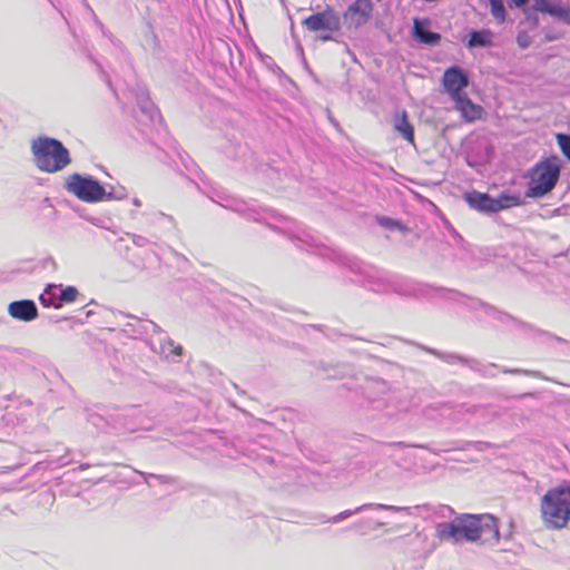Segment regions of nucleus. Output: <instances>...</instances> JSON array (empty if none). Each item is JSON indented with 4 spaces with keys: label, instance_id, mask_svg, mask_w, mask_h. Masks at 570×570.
Here are the masks:
<instances>
[{
    "label": "nucleus",
    "instance_id": "obj_1",
    "mask_svg": "<svg viewBox=\"0 0 570 570\" xmlns=\"http://www.w3.org/2000/svg\"><path fill=\"white\" fill-rule=\"evenodd\" d=\"M436 533L441 540L462 541L493 547L500 541L498 519L490 513H461L451 521L440 522Z\"/></svg>",
    "mask_w": 570,
    "mask_h": 570
},
{
    "label": "nucleus",
    "instance_id": "obj_2",
    "mask_svg": "<svg viewBox=\"0 0 570 570\" xmlns=\"http://www.w3.org/2000/svg\"><path fill=\"white\" fill-rule=\"evenodd\" d=\"M562 168L563 161L558 155L542 157L524 174V197L541 199L550 195L559 183Z\"/></svg>",
    "mask_w": 570,
    "mask_h": 570
},
{
    "label": "nucleus",
    "instance_id": "obj_3",
    "mask_svg": "<svg viewBox=\"0 0 570 570\" xmlns=\"http://www.w3.org/2000/svg\"><path fill=\"white\" fill-rule=\"evenodd\" d=\"M35 166L43 173L55 174L63 170L72 161L69 149L61 140L41 135L31 141Z\"/></svg>",
    "mask_w": 570,
    "mask_h": 570
},
{
    "label": "nucleus",
    "instance_id": "obj_4",
    "mask_svg": "<svg viewBox=\"0 0 570 570\" xmlns=\"http://www.w3.org/2000/svg\"><path fill=\"white\" fill-rule=\"evenodd\" d=\"M541 514L549 530H560L570 522V483L564 482L543 494Z\"/></svg>",
    "mask_w": 570,
    "mask_h": 570
},
{
    "label": "nucleus",
    "instance_id": "obj_5",
    "mask_svg": "<svg viewBox=\"0 0 570 570\" xmlns=\"http://www.w3.org/2000/svg\"><path fill=\"white\" fill-rule=\"evenodd\" d=\"M292 239L299 249L333 261L342 266L347 267L354 274L366 275L367 273L365 264L356 257L348 256L341 250L317 244L315 239L308 234H304L303 236H297Z\"/></svg>",
    "mask_w": 570,
    "mask_h": 570
},
{
    "label": "nucleus",
    "instance_id": "obj_6",
    "mask_svg": "<svg viewBox=\"0 0 570 570\" xmlns=\"http://www.w3.org/2000/svg\"><path fill=\"white\" fill-rule=\"evenodd\" d=\"M521 12L523 18L519 21V27L527 23L528 30L539 28V13L549 16L570 27V6L562 0H534L530 8Z\"/></svg>",
    "mask_w": 570,
    "mask_h": 570
},
{
    "label": "nucleus",
    "instance_id": "obj_7",
    "mask_svg": "<svg viewBox=\"0 0 570 570\" xmlns=\"http://www.w3.org/2000/svg\"><path fill=\"white\" fill-rule=\"evenodd\" d=\"M63 188L79 200L96 204L106 202L105 184L89 174L73 173L69 175Z\"/></svg>",
    "mask_w": 570,
    "mask_h": 570
},
{
    "label": "nucleus",
    "instance_id": "obj_8",
    "mask_svg": "<svg viewBox=\"0 0 570 570\" xmlns=\"http://www.w3.org/2000/svg\"><path fill=\"white\" fill-rule=\"evenodd\" d=\"M379 483L389 490H401L411 481V471L396 462H390L375 472Z\"/></svg>",
    "mask_w": 570,
    "mask_h": 570
},
{
    "label": "nucleus",
    "instance_id": "obj_9",
    "mask_svg": "<svg viewBox=\"0 0 570 570\" xmlns=\"http://www.w3.org/2000/svg\"><path fill=\"white\" fill-rule=\"evenodd\" d=\"M302 24L312 32L342 31V22L338 12L327 6L324 10L306 17Z\"/></svg>",
    "mask_w": 570,
    "mask_h": 570
},
{
    "label": "nucleus",
    "instance_id": "obj_10",
    "mask_svg": "<svg viewBox=\"0 0 570 570\" xmlns=\"http://www.w3.org/2000/svg\"><path fill=\"white\" fill-rule=\"evenodd\" d=\"M470 370L485 379H493L498 375L499 372H502L504 374L524 375V376L535 377V379H540V380H544V381L549 380L540 371L501 367L494 363L483 364L481 361H479L476 358H474L473 364Z\"/></svg>",
    "mask_w": 570,
    "mask_h": 570
},
{
    "label": "nucleus",
    "instance_id": "obj_11",
    "mask_svg": "<svg viewBox=\"0 0 570 570\" xmlns=\"http://www.w3.org/2000/svg\"><path fill=\"white\" fill-rule=\"evenodd\" d=\"M367 510H385V511H392V512L405 511L409 513V508H405V507H397V505H390V504H382V503H365L360 507H356L355 509L344 510L333 517L327 518L325 515H317L315 519L320 523H326V522L340 523V522L348 519L350 517H353L357 513H361V512L367 511Z\"/></svg>",
    "mask_w": 570,
    "mask_h": 570
},
{
    "label": "nucleus",
    "instance_id": "obj_12",
    "mask_svg": "<svg viewBox=\"0 0 570 570\" xmlns=\"http://www.w3.org/2000/svg\"><path fill=\"white\" fill-rule=\"evenodd\" d=\"M493 155V146L489 141L480 139L466 148L465 163L471 168H479L489 164Z\"/></svg>",
    "mask_w": 570,
    "mask_h": 570
},
{
    "label": "nucleus",
    "instance_id": "obj_13",
    "mask_svg": "<svg viewBox=\"0 0 570 570\" xmlns=\"http://www.w3.org/2000/svg\"><path fill=\"white\" fill-rule=\"evenodd\" d=\"M411 35L415 41L429 47L439 46L442 40V35L430 28L428 18H414Z\"/></svg>",
    "mask_w": 570,
    "mask_h": 570
},
{
    "label": "nucleus",
    "instance_id": "obj_14",
    "mask_svg": "<svg viewBox=\"0 0 570 570\" xmlns=\"http://www.w3.org/2000/svg\"><path fill=\"white\" fill-rule=\"evenodd\" d=\"M8 314L13 320L29 323L35 321L39 316V311L35 301L29 298H22L9 303Z\"/></svg>",
    "mask_w": 570,
    "mask_h": 570
},
{
    "label": "nucleus",
    "instance_id": "obj_15",
    "mask_svg": "<svg viewBox=\"0 0 570 570\" xmlns=\"http://www.w3.org/2000/svg\"><path fill=\"white\" fill-rule=\"evenodd\" d=\"M374 3L372 0H354L344 12V17H351L352 23L358 28L366 24L373 14Z\"/></svg>",
    "mask_w": 570,
    "mask_h": 570
},
{
    "label": "nucleus",
    "instance_id": "obj_16",
    "mask_svg": "<svg viewBox=\"0 0 570 570\" xmlns=\"http://www.w3.org/2000/svg\"><path fill=\"white\" fill-rule=\"evenodd\" d=\"M442 85L446 94L459 92L469 86V76L463 68L454 65L445 69Z\"/></svg>",
    "mask_w": 570,
    "mask_h": 570
},
{
    "label": "nucleus",
    "instance_id": "obj_17",
    "mask_svg": "<svg viewBox=\"0 0 570 570\" xmlns=\"http://www.w3.org/2000/svg\"><path fill=\"white\" fill-rule=\"evenodd\" d=\"M463 199L470 206V208L481 214H495L494 196L490 195L489 193H482L472 189L463 194Z\"/></svg>",
    "mask_w": 570,
    "mask_h": 570
},
{
    "label": "nucleus",
    "instance_id": "obj_18",
    "mask_svg": "<svg viewBox=\"0 0 570 570\" xmlns=\"http://www.w3.org/2000/svg\"><path fill=\"white\" fill-rule=\"evenodd\" d=\"M411 345L435 356L436 358L441 360L442 362L453 365V364H461L468 368H471L474 358L469 357L465 355H461L459 353L454 352H442L433 347L425 346L423 344L416 343V342H410Z\"/></svg>",
    "mask_w": 570,
    "mask_h": 570
},
{
    "label": "nucleus",
    "instance_id": "obj_19",
    "mask_svg": "<svg viewBox=\"0 0 570 570\" xmlns=\"http://www.w3.org/2000/svg\"><path fill=\"white\" fill-rule=\"evenodd\" d=\"M464 46L472 50L476 48H490L493 46V32L489 28L470 29Z\"/></svg>",
    "mask_w": 570,
    "mask_h": 570
},
{
    "label": "nucleus",
    "instance_id": "obj_20",
    "mask_svg": "<svg viewBox=\"0 0 570 570\" xmlns=\"http://www.w3.org/2000/svg\"><path fill=\"white\" fill-rule=\"evenodd\" d=\"M524 196L520 193H513L510 189H503L498 196H494L495 214L513 207H520L525 204Z\"/></svg>",
    "mask_w": 570,
    "mask_h": 570
},
{
    "label": "nucleus",
    "instance_id": "obj_21",
    "mask_svg": "<svg viewBox=\"0 0 570 570\" xmlns=\"http://www.w3.org/2000/svg\"><path fill=\"white\" fill-rule=\"evenodd\" d=\"M483 313L490 318V320H493V321H497L501 324H507V323H512L514 324L517 327L519 328H522V330H531L532 326L514 316H512L511 314L504 312V311H501L499 309L498 307L489 304V305H483Z\"/></svg>",
    "mask_w": 570,
    "mask_h": 570
},
{
    "label": "nucleus",
    "instance_id": "obj_22",
    "mask_svg": "<svg viewBox=\"0 0 570 570\" xmlns=\"http://www.w3.org/2000/svg\"><path fill=\"white\" fill-rule=\"evenodd\" d=\"M317 370L321 371L328 380H338L345 376H352L354 367L347 363H324L321 362L317 365Z\"/></svg>",
    "mask_w": 570,
    "mask_h": 570
},
{
    "label": "nucleus",
    "instance_id": "obj_23",
    "mask_svg": "<svg viewBox=\"0 0 570 570\" xmlns=\"http://www.w3.org/2000/svg\"><path fill=\"white\" fill-rule=\"evenodd\" d=\"M393 127L395 131H397L399 135L406 141L411 144L414 142V127L409 120L406 110H402L401 112L395 114Z\"/></svg>",
    "mask_w": 570,
    "mask_h": 570
},
{
    "label": "nucleus",
    "instance_id": "obj_24",
    "mask_svg": "<svg viewBox=\"0 0 570 570\" xmlns=\"http://www.w3.org/2000/svg\"><path fill=\"white\" fill-rule=\"evenodd\" d=\"M88 422H90L92 425H95L97 429L108 432V426L112 428L114 430H119L125 424L121 422V416L119 414L110 415L108 419H106L104 415L98 413L89 414Z\"/></svg>",
    "mask_w": 570,
    "mask_h": 570
},
{
    "label": "nucleus",
    "instance_id": "obj_25",
    "mask_svg": "<svg viewBox=\"0 0 570 570\" xmlns=\"http://www.w3.org/2000/svg\"><path fill=\"white\" fill-rule=\"evenodd\" d=\"M236 213L243 215L247 219H252L254 222L263 223L265 222L267 215L272 213V210H266L263 208H257L255 206H249L246 203H238L233 208Z\"/></svg>",
    "mask_w": 570,
    "mask_h": 570
},
{
    "label": "nucleus",
    "instance_id": "obj_26",
    "mask_svg": "<svg viewBox=\"0 0 570 570\" xmlns=\"http://www.w3.org/2000/svg\"><path fill=\"white\" fill-rule=\"evenodd\" d=\"M137 106L140 112L146 116L150 121L155 118H159L160 114L155 104L149 98L146 91H141L137 95Z\"/></svg>",
    "mask_w": 570,
    "mask_h": 570
},
{
    "label": "nucleus",
    "instance_id": "obj_27",
    "mask_svg": "<svg viewBox=\"0 0 570 570\" xmlns=\"http://www.w3.org/2000/svg\"><path fill=\"white\" fill-rule=\"evenodd\" d=\"M39 302L43 307L60 308L59 291L57 284H48L39 295Z\"/></svg>",
    "mask_w": 570,
    "mask_h": 570
},
{
    "label": "nucleus",
    "instance_id": "obj_28",
    "mask_svg": "<svg viewBox=\"0 0 570 570\" xmlns=\"http://www.w3.org/2000/svg\"><path fill=\"white\" fill-rule=\"evenodd\" d=\"M160 345V354H163L166 358L171 357L173 361H176V357L181 356L183 346L176 344L168 335L165 337H159Z\"/></svg>",
    "mask_w": 570,
    "mask_h": 570
},
{
    "label": "nucleus",
    "instance_id": "obj_29",
    "mask_svg": "<svg viewBox=\"0 0 570 570\" xmlns=\"http://www.w3.org/2000/svg\"><path fill=\"white\" fill-rule=\"evenodd\" d=\"M490 13L498 24L505 23L508 19V11L504 0H488Z\"/></svg>",
    "mask_w": 570,
    "mask_h": 570
},
{
    "label": "nucleus",
    "instance_id": "obj_30",
    "mask_svg": "<svg viewBox=\"0 0 570 570\" xmlns=\"http://www.w3.org/2000/svg\"><path fill=\"white\" fill-rule=\"evenodd\" d=\"M254 46V50H255V53L257 56V58L259 59V61L269 70L272 71L274 75H278V76H283L285 78H287V76L284 73L283 69L276 65V62L274 61V59L264 53L258 47L257 45H253Z\"/></svg>",
    "mask_w": 570,
    "mask_h": 570
},
{
    "label": "nucleus",
    "instance_id": "obj_31",
    "mask_svg": "<svg viewBox=\"0 0 570 570\" xmlns=\"http://www.w3.org/2000/svg\"><path fill=\"white\" fill-rule=\"evenodd\" d=\"M58 286V291H59V304H60V308L65 305V304H70V303H73L77 297L79 296V291L77 289V287L72 286V285H62V284H57Z\"/></svg>",
    "mask_w": 570,
    "mask_h": 570
},
{
    "label": "nucleus",
    "instance_id": "obj_32",
    "mask_svg": "<svg viewBox=\"0 0 570 570\" xmlns=\"http://www.w3.org/2000/svg\"><path fill=\"white\" fill-rule=\"evenodd\" d=\"M228 145L225 147V153L229 158L242 159L245 157L248 148L242 145L237 139H227Z\"/></svg>",
    "mask_w": 570,
    "mask_h": 570
},
{
    "label": "nucleus",
    "instance_id": "obj_33",
    "mask_svg": "<svg viewBox=\"0 0 570 570\" xmlns=\"http://www.w3.org/2000/svg\"><path fill=\"white\" fill-rule=\"evenodd\" d=\"M462 118L466 122H473L475 120L481 119L483 114V108L480 105L474 104L471 100V104H468L462 110H460Z\"/></svg>",
    "mask_w": 570,
    "mask_h": 570
},
{
    "label": "nucleus",
    "instance_id": "obj_34",
    "mask_svg": "<svg viewBox=\"0 0 570 570\" xmlns=\"http://www.w3.org/2000/svg\"><path fill=\"white\" fill-rule=\"evenodd\" d=\"M436 294L445 301L454 302V303H458L461 305H462V302H464L465 297H466L465 294H463L456 289L448 288V287H443V286H440L436 288Z\"/></svg>",
    "mask_w": 570,
    "mask_h": 570
},
{
    "label": "nucleus",
    "instance_id": "obj_35",
    "mask_svg": "<svg viewBox=\"0 0 570 570\" xmlns=\"http://www.w3.org/2000/svg\"><path fill=\"white\" fill-rule=\"evenodd\" d=\"M368 407L377 413L370 414V419H376V417H390L392 415V412L385 411L386 401L385 399H373L368 400Z\"/></svg>",
    "mask_w": 570,
    "mask_h": 570
},
{
    "label": "nucleus",
    "instance_id": "obj_36",
    "mask_svg": "<svg viewBox=\"0 0 570 570\" xmlns=\"http://www.w3.org/2000/svg\"><path fill=\"white\" fill-rule=\"evenodd\" d=\"M105 193H106V202L107 200H122L128 197L127 189L121 185H112V184H106L105 185Z\"/></svg>",
    "mask_w": 570,
    "mask_h": 570
},
{
    "label": "nucleus",
    "instance_id": "obj_37",
    "mask_svg": "<svg viewBox=\"0 0 570 570\" xmlns=\"http://www.w3.org/2000/svg\"><path fill=\"white\" fill-rule=\"evenodd\" d=\"M121 315L126 316V317H130L135 321H137L138 323H142V330L139 331V333H149V332H154V333H157L159 335V337H165V335H167L163 330L161 327L156 324L155 322L153 321H149V320H146V321H142L141 318L137 317V316H134V315H130V314H124L121 313Z\"/></svg>",
    "mask_w": 570,
    "mask_h": 570
},
{
    "label": "nucleus",
    "instance_id": "obj_38",
    "mask_svg": "<svg viewBox=\"0 0 570 570\" xmlns=\"http://www.w3.org/2000/svg\"><path fill=\"white\" fill-rule=\"evenodd\" d=\"M439 286L431 285L428 283H417L414 282V298H428L430 299L432 297V293L436 294V288Z\"/></svg>",
    "mask_w": 570,
    "mask_h": 570
},
{
    "label": "nucleus",
    "instance_id": "obj_39",
    "mask_svg": "<svg viewBox=\"0 0 570 570\" xmlns=\"http://www.w3.org/2000/svg\"><path fill=\"white\" fill-rule=\"evenodd\" d=\"M556 140L562 155L570 163V134L558 132L556 135Z\"/></svg>",
    "mask_w": 570,
    "mask_h": 570
},
{
    "label": "nucleus",
    "instance_id": "obj_40",
    "mask_svg": "<svg viewBox=\"0 0 570 570\" xmlns=\"http://www.w3.org/2000/svg\"><path fill=\"white\" fill-rule=\"evenodd\" d=\"M139 474L141 475V478L144 479V481L146 482V484L148 487H151V483L149 481L150 479L156 480L161 484H170V483H175V481H176L175 478L168 476V475H163V474L146 473V472H139Z\"/></svg>",
    "mask_w": 570,
    "mask_h": 570
},
{
    "label": "nucleus",
    "instance_id": "obj_41",
    "mask_svg": "<svg viewBox=\"0 0 570 570\" xmlns=\"http://www.w3.org/2000/svg\"><path fill=\"white\" fill-rule=\"evenodd\" d=\"M393 292H395L402 296L413 297L414 282L413 281H404V282L397 283L393 286Z\"/></svg>",
    "mask_w": 570,
    "mask_h": 570
},
{
    "label": "nucleus",
    "instance_id": "obj_42",
    "mask_svg": "<svg viewBox=\"0 0 570 570\" xmlns=\"http://www.w3.org/2000/svg\"><path fill=\"white\" fill-rule=\"evenodd\" d=\"M451 99L454 101L455 104V108L460 111L462 110L468 104H471V98L468 96V94L464 91V89H462L461 91L459 92H452V94H448Z\"/></svg>",
    "mask_w": 570,
    "mask_h": 570
},
{
    "label": "nucleus",
    "instance_id": "obj_43",
    "mask_svg": "<svg viewBox=\"0 0 570 570\" xmlns=\"http://www.w3.org/2000/svg\"><path fill=\"white\" fill-rule=\"evenodd\" d=\"M515 42L520 49H528L532 45V38L529 35V30L519 29L515 37Z\"/></svg>",
    "mask_w": 570,
    "mask_h": 570
},
{
    "label": "nucleus",
    "instance_id": "obj_44",
    "mask_svg": "<svg viewBox=\"0 0 570 570\" xmlns=\"http://www.w3.org/2000/svg\"><path fill=\"white\" fill-rule=\"evenodd\" d=\"M462 305L465 306L468 309L474 312V311H482L483 312V305H489V303L483 302L480 298L468 296L465 297V301L462 302Z\"/></svg>",
    "mask_w": 570,
    "mask_h": 570
},
{
    "label": "nucleus",
    "instance_id": "obj_45",
    "mask_svg": "<svg viewBox=\"0 0 570 570\" xmlns=\"http://www.w3.org/2000/svg\"><path fill=\"white\" fill-rule=\"evenodd\" d=\"M87 58L97 67L98 72L100 73V77L104 79V81L107 83V86L112 89L111 81L108 77V75L102 69V66L100 62L92 56V53L89 50L85 51Z\"/></svg>",
    "mask_w": 570,
    "mask_h": 570
},
{
    "label": "nucleus",
    "instance_id": "obj_46",
    "mask_svg": "<svg viewBox=\"0 0 570 570\" xmlns=\"http://www.w3.org/2000/svg\"><path fill=\"white\" fill-rule=\"evenodd\" d=\"M399 219L392 218L384 215L376 216V223L389 230H395V227L397 226Z\"/></svg>",
    "mask_w": 570,
    "mask_h": 570
},
{
    "label": "nucleus",
    "instance_id": "obj_47",
    "mask_svg": "<svg viewBox=\"0 0 570 570\" xmlns=\"http://www.w3.org/2000/svg\"><path fill=\"white\" fill-rule=\"evenodd\" d=\"M541 32L544 35L546 42H553V41L559 40L562 37V35L553 32L551 29H549L547 27H543L541 29Z\"/></svg>",
    "mask_w": 570,
    "mask_h": 570
},
{
    "label": "nucleus",
    "instance_id": "obj_48",
    "mask_svg": "<svg viewBox=\"0 0 570 570\" xmlns=\"http://www.w3.org/2000/svg\"><path fill=\"white\" fill-rule=\"evenodd\" d=\"M336 33H341V31H320L317 39L322 42L336 41Z\"/></svg>",
    "mask_w": 570,
    "mask_h": 570
},
{
    "label": "nucleus",
    "instance_id": "obj_49",
    "mask_svg": "<svg viewBox=\"0 0 570 570\" xmlns=\"http://www.w3.org/2000/svg\"><path fill=\"white\" fill-rule=\"evenodd\" d=\"M41 267L43 269L50 268L51 271H56L57 269V263H56V261H55V258L52 256H48V257L42 259Z\"/></svg>",
    "mask_w": 570,
    "mask_h": 570
},
{
    "label": "nucleus",
    "instance_id": "obj_50",
    "mask_svg": "<svg viewBox=\"0 0 570 570\" xmlns=\"http://www.w3.org/2000/svg\"><path fill=\"white\" fill-rule=\"evenodd\" d=\"M155 218H156V220H158V222H160V220H166V222H168V223L171 225V227H173V228H175V227H176L175 219H174V218H173V216H170V215H167V214H164V213L159 212V213H157V214L155 215Z\"/></svg>",
    "mask_w": 570,
    "mask_h": 570
},
{
    "label": "nucleus",
    "instance_id": "obj_51",
    "mask_svg": "<svg viewBox=\"0 0 570 570\" xmlns=\"http://www.w3.org/2000/svg\"><path fill=\"white\" fill-rule=\"evenodd\" d=\"M390 446H394V448H409V446H413V448H421V449H425L426 445H423V444H407L403 441H397V442H392L389 444Z\"/></svg>",
    "mask_w": 570,
    "mask_h": 570
},
{
    "label": "nucleus",
    "instance_id": "obj_52",
    "mask_svg": "<svg viewBox=\"0 0 570 570\" xmlns=\"http://www.w3.org/2000/svg\"><path fill=\"white\" fill-rule=\"evenodd\" d=\"M132 243L136 246H138V247H144V246H146L149 243V240L146 237H144V236L135 235L134 234L132 235Z\"/></svg>",
    "mask_w": 570,
    "mask_h": 570
},
{
    "label": "nucleus",
    "instance_id": "obj_53",
    "mask_svg": "<svg viewBox=\"0 0 570 570\" xmlns=\"http://www.w3.org/2000/svg\"><path fill=\"white\" fill-rule=\"evenodd\" d=\"M537 332L539 334L544 335V336L549 337L550 340L557 341L559 343H567L568 342L567 340H564V338H562L560 336H557V335H554L552 333L546 332V331H539L538 330Z\"/></svg>",
    "mask_w": 570,
    "mask_h": 570
},
{
    "label": "nucleus",
    "instance_id": "obj_54",
    "mask_svg": "<svg viewBox=\"0 0 570 570\" xmlns=\"http://www.w3.org/2000/svg\"><path fill=\"white\" fill-rule=\"evenodd\" d=\"M395 230H399L402 234H407L411 229L399 219Z\"/></svg>",
    "mask_w": 570,
    "mask_h": 570
},
{
    "label": "nucleus",
    "instance_id": "obj_55",
    "mask_svg": "<svg viewBox=\"0 0 570 570\" xmlns=\"http://www.w3.org/2000/svg\"><path fill=\"white\" fill-rule=\"evenodd\" d=\"M537 396H538V393H535V392H525V393L517 395L515 397L517 399H527V397L535 399Z\"/></svg>",
    "mask_w": 570,
    "mask_h": 570
},
{
    "label": "nucleus",
    "instance_id": "obj_56",
    "mask_svg": "<svg viewBox=\"0 0 570 570\" xmlns=\"http://www.w3.org/2000/svg\"><path fill=\"white\" fill-rule=\"evenodd\" d=\"M132 204L136 206V207H140L141 206V202L139 198L135 197L132 198Z\"/></svg>",
    "mask_w": 570,
    "mask_h": 570
},
{
    "label": "nucleus",
    "instance_id": "obj_57",
    "mask_svg": "<svg viewBox=\"0 0 570 570\" xmlns=\"http://www.w3.org/2000/svg\"><path fill=\"white\" fill-rule=\"evenodd\" d=\"M375 382H376L377 384L382 385L383 387L386 385V383H385L384 381H382V380H380V381H375Z\"/></svg>",
    "mask_w": 570,
    "mask_h": 570
},
{
    "label": "nucleus",
    "instance_id": "obj_58",
    "mask_svg": "<svg viewBox=\"0 0 570 570\" xmlns=\"http://www.w3.org/2000/svg\"><path fill=\"white\" fill-rule=\"evenodd\" d=\"M46 495H47L48 498H50L52 502L55 501V495H53V494H51V493H46Z\"/></svg>",
    "mask_w": 570,
    "mask_h": 570
},
{
    "label": "nucleus",
    "instance_id": "obj_59",
    "mask_svg": "<svg viewBox=\"0 0 570 570\" xmlns=\"http://www.w3.org/2000/svg\"><path fill=\"white\" fill-rule=\"evenodd\" d=\"M234 389H236L238 391V393H243V391H239L238 390V386L236 384H233Z\"/></svg>",
    "mask_w": 570,
    "mask_h": 570
},
{
    "label": "nucleus",
    "instance_id": "obj_60",
    "mask_svg": "<svg viewBox=\"0 0 570 570\" xmlns=\"http://www.w3.org/2000/svg\"><path fill=\"white\" fill-rule=\"evenodd\" d=\"M86 468H88V464H81V465H80V469H81V470H83V469H86Z\"/></svg>",
    "mask_w": 570,
    "mask_h": 570
},
{
    "label": "nucleus",
    "instance_id": "obj_61",
    "mask_svg": "<svg viewBox=\"0 0 570 570\" xmlns=\"http://www.w3.org/2000/svg\"><path fill=\"white\" fill-rule=\"evenodd\" d=\"M332 124H334L335 126H338L337 121H335V120H332Z\"/></svg>",
    "mask_w": 570,
    "mask_h": 570
},
{
    "label": "nucleus",
    "instance_id": "obj_62",
    "mask_svg": "<svg viewBox=\"0 0 570 570\" xmlns=\"http://www.w3.org/2000/svg\"><path fill=\"white\" fill-rule=\"evenodd\" d=\"M285 0H281V2H284Z\"/></svg>",
    "mask_w": 570,
    "mask_h": 570
}]
</instances>
